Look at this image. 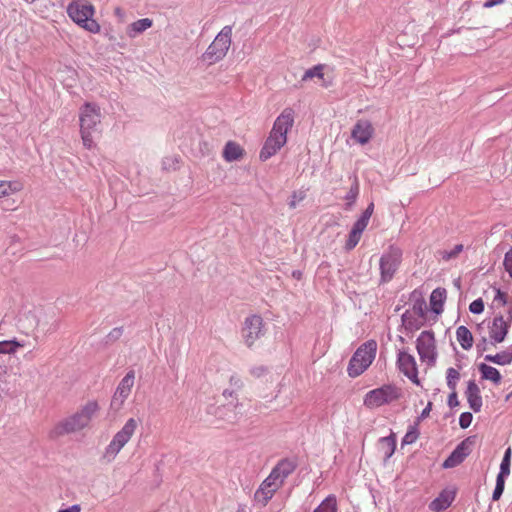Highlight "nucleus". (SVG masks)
Wrapping results in <instances>:
<instances>
[{
	"label": "nucleus",
	"instance_id": "nucleus-1",
	"mask_svg": "<svg viewBox=\"0 0 512 512\" xmlns=\"http://www.w3.org/2000/svg\"><path fill=\"white\" fill-rule=\"evenodd\" d=\"M294 124V111L291 108H285L276 118L272 130L266 139L259 158L266 161L275 155L287 142V133Z\"/></svg>",
	"mask_w": 512,
	"mask_h": 512
},
{
	"label": "nucleus",
	"instance_id": "nucleus-2",
	"mask_svg": "<svg viewBox=\"0 0 512 512\" xmlns=\"http://www.w3.org/2000/svg\"><path fill=\"white\" fill-rule=\"evenodd\" d=\"M101 120V109L96 103L85 102L80 107V135L85 148L92 149L95 146L94 134L100 133Z\"/></svg>",
	"mask_w": 512,
	"mask_h": 512
},
{
	"label": "nucleus",
	"instance_id": "nucleus-3",
	"mask_svg": "<svg viewBox=\"0 0 512 512\" xmlns=\"http://www.w3.org/2000/svg\"><path fill=\"white\" fill-rule=\"evenodd\" d=\"M99 410L96 401H88L79 411L72 416L64 419L55 427L57 436L74 433L87 427Z\"/></svg>",
	"mask_w": 512,
	"mask_h": 512
},
{
	"label": "nucleus",
	"instance_id": "nucleus-4",
	"mask_svg": "<svg viewBox=\"0 0 512 512\" xmlns=\"http://www.w3.org/2000/svg\"><path fill=\"white\" fill-rule=\"evenodd\" d=\"M377 351V342L369 340L363 343L353 354L347 368L350 377L361 375L373 362Z\"/></svg>",
	"mask_w": 512,
	"mask_h": 512
},
{
	"label": "nucleus",
	"instance_id": "nucleus-5",
	"mask_svg": "<svg viewBox=\"0 0 512 512\" xmlns=\"http://www.w3.org/2000/svg\"><path fill=\"white\" fill-rule=\"evenodd\" d=\"M232 26H224L222 30L216 35L214 41L208 46L206 51L202 54V60L212 65L222 60L232 42Z\"/></svg>",
	"mask_w": 512,
	"mask_h": 512
},
{
	"label": "nucleus",
	"instance_id": "nucleus-6",
	"mask_svg": "<svg viewBox=\"0 0 512 512\" xmlns=\"http://www.w3.org/2000/svg\"><path fill=\"white\" fill-rule=\"evenodd\" d=\"M138 427V421L129 418L124 426L112 438L103 453V459L107 462L113 461L121 449L130 441Z\"/></svg>",
	"mask_w": 512,
	"mask_h": 512
},
{
	"label": "nucleus",
	"instance_id": "nucleus-7",
	"mask_svg": "<svg viewBox=\"0 0 512 512\" xmlns=\"http://www.w3.org/2000/svg\"><path fill=\"white\" fill-rule=\"evenodd\" d=\"M67 13L75 23L87 31L96 33L100 30L99 24L92 19L94 7L91 4L74 1L69 4Z\"/></svg>",
	"mask_w": 512,
	"mask_h": 512
},
{
	"label": "nucleus",
	"instance_id": "nucleus-8",
	"mask_svg": "<svg viewBox=\"0 0 512 512\" xmlns=\"http://www.w3.org/2000/svg\"><path fill=\"white\" fill-rule=\"evenodd\" d=\"M402 250L394 245L389 246L388 250L380 258V282H390L397 272L402 262Z\"/></svg>",
	"mask_w": 512,
	"mask_h": 512
},
{
	"label": "nucleus",
	"instance_id": "nucleus-9",
	"mask_svg": "<svg viewBox=\"0 0 512 512\" xmlns=\"http://www.w3.org/2000/svg\"><path fill=\"white\" fill-rule=\"evenodd\" d=\"M400 396V390L395 385H383L380 388L369 391L365 395L364 405L368 408L380 407L399 399Z\"/></svg>",
	"mask_w": 512,
	"mask_h": 512
},
{
	"label": "nucleus",
	"instance_id": "nucleus-10",
	"mask_svg": "<svg viewBox=\"0 0 512 512\" xmlns=\"http://www.w3.org/2000/svg\"><path fill=\"white\" fill-rule=\"evenodd\" d=\"M241 334L245 345L251 348L265 334L262 317L256 314L246 317Z\"/></svg>",
	"mask_w": 512,
	"mask_h": 512
},
{
	"label": "nucleus",
	"instance_id": "nucleus-11",
	"mask_svg": "<svg viewBox=\"0 0 512 512\" xmlns=\"http://www.w3.org/2000/svg\"><path fill=\"white\" fill-rule=\"evenodd\" d=\"M416 348L422 361L427 362L428 365L435 364L437 354L434 333L432 331L425 330L420 333L416 341Z\"/></svg>",
	"mask_w": 512,
	"mask_h": 512
},
{
	"label": "nucleus",
	"instance_id": "nucleus-12",
	"mask_svg": "<svg viewBox=\"0 0 512 512\" xmlns=\"http://www.w3.org/2000/svg\"><path fill=\"white\" fill-rule=\"evenodd\" d=\"M512 322V307L508 309V315L505 319L502 315H497L489 327L490 343L496 345L504 341Z\"/></svg>",
	"mask_w": 512,
	"mask_h": 512
},
{
	"label": "nucleus",
	"instance_id": "nucleus-13",
	"mask_svg": "<svg viewBox=\"0 0 512 512\" xmlns=\"http://www.w3.org/2000/svg\"><path fill=\"white\" fill-rule=\"evenodd\" d=\"M135 373L133 370L127 372L118 384L116 391L112 397L110 407L115 411H119L125 400L131 393V389L134 385Z\"/></svg>",
	"mask_w": 512,
	"mask_h": 512
},
{
	"label": "nucleus",
	"instance_id": "nucleus-14",
	"mask_svg": "<svg viewBox=\"0 0 512 512\" xmlns=\"http://www.w3.org/2000/svg\"><path fill=\"white\" fill-rule=\"evenodd\" d=\"M472 444L471 437L466 438L460 444L456 446V448L452 451V453L445 459L442 464V467L445 469L454 468L461 464L465 458L470 454V445Z\"/></svg>",
	"mask_w": 512,
	"mask_h": 512
},
{
	"label": "nucleus",
	"instance_id": "nucleus-15",
	"mask_svg": "<svg viewBox=\"0 0 512 512\" xmlns=\"http://www.w3.org/2000/svg\"><path fill=\"white\" fill-rule=\"evenodd\" d=\"M397 365L399 370L408 377L413 383L419 384L418 371L415 358L405 351L398 353Z\"/></svg>",
	"mask_w": 512,
	"mask_h": 512
},
{
	"label": "nucleus",
	"instance_id": "nucleus-16",
	"mask_svg": "<svg viewBox=\"0 0 512 512\" xmlns=\"http://www.w3.org/2000/svg\"><path fill=\"white\" fill-rule=\"evenodd\" d=\"M372 134L373 127L371 123L367 120H360L354 125L351 136L358 143L364 145L369 142Z\"/></svg>",
	"mask_w": 512,
	"mask_h": 512
},
{
	"label": "nucleus",
	"instance_id": "nucleus-17",
	"mask_svg": "<svg viewBox=\"0 0 512 512\" xmlns=\"http://www.w3.org/2000/svg\"><path fill=\"white\" fill-rule=\"evenodd\" d=\"M465 395L469 404V407L474 412H479L482 408L483 401L480 394V389L474 380H470L467 384Z\"/></svg>",
	"mask_w": 512,
	"mask_h": 512
},
{
	"label": "nucleus",
	"instance_id": "nucleus-18",
	"mask_svg": "<svg viewBox=\"0 0 512 512\" xmlns=\"http://www.w3.org/2000/svg\"><path fill=\"white\" fill-rule=\"evenodd\" d=\"M455 498L453 491L443 490L434 500L429 504V509L434 512H441L446 510L452 504Z\"/></svg>",
	"mask_w": 512,
	"mask_h": 512
},
{
	"label": "nucleus",
	"instance_id": "nucleus-19",
	"mask_svg": "<svg viewBox=\"0 0 512 512\" xmlns=\"http://www.w3.org/2000/svg\"><path fill=\"white\" fill-rule=\"evenodd\" d=\"M296 467L297 464L295 461L285 458L277 463V465L272 469V472L283 484L285 479L294 472Z\"/></svg>",
	"mask_w": 512,
	"mask_h": 512
},
{
	"label": "nucleus",
	"instance_id": "nucleus-20",
	"mask_svg": "<svg viewBox=\"0 0 512 512\" xmlns=\"http://www.w3.org/2000/svg\"><path fill=\"white\" fill-rule=\"evenodd\" d=\"M244 154L243 148L234 141H228L223 149V158L227 162L237 161L242 158Z\"/></svg>",
	"mask_w": 512,
	"mask_h": 512
},
{
	"label": "nucleus",
	"instance_id": "nucleus-21",
	"mask_svg": "<svg viewBox=\"0 0 512 512\" xmlns=\"http://www.w3.org/2000/svg\"><path fill=\"white\" fill-rule=\"evenodd\" d=\"M153 21L150 18H142L137 21H134L127 27V35L130 38H135L139 34L143 33L150 27H152Z\"/></svg>",
	"mask_w": 512,
	"mask_h": 512
},
{
	"label": "nucleus",
	"instance_id": "nucleus-22",
	"mask_svg": "<svg viewBox=\"0 0 512 512\" xmlns=\"http://www.w3.org/2000/svg\"><path fill=\"white\" fill-rule=\"evenodd\" d=\"M446 298V290L444 288H436L430 295V305L434 313L439 314L443 311V304Z\"/></svg>",
	"mask_w": 512,
	"mask_h": 512
},
{
	"label": "nucleus",
	"instance_id": "nucleus-23",
	"mask_svg": "<svg viewBox=\"0 0 512 512\" xmlns=\"http://www.w3.org/2000/svg\"><path fill=\"white\" fill-rule=\"evenodd\" d=\"M456 338L464 350H469L473 346V335L466 326H459L456 330Z\"/></svg>",
	"mask_w": 512,
	"mask_h": 512
},
{
	"label": "nucleus",
	"instance_id": "nucleus-24",
	"mask_svg": "<svg viewBox=\"0 0 512 512\" xmlns=\"http://www.w3.org/2000/svg\"><path fill=\"white\" fill-rule=\"evenodd\" d=\"M478 369L483 379L490 380L496 385L500 384L502 377L500 372L496 368L485 363H481L478 366Z\"/></svg>",
	"mask_w": 512,
	"mask_h": 512
},
{
	"label": "nucleus",
	"instance_id": "nucleus-25",
	"mask_svg": "<svg viewBox=\"0 0 512 512\" xmlns=\"http://www.w3.org/2000/svg\"><path fill=\"white\" fill-rule=\"evenodd\" d=\"M485 360L497 365H508L512 362V349L502 351L495 355H485Z\"/></svg>",
	"mask_w": 512,
	"mask_h": 512
},
{
	"label": "nucleus",
	"instance_id": "nucleus-26",
	"mask_svg": "<svg viewBox=\"0 0 512 512\" xmlns=\"http://www.w3.org/2000/svg\"><path fill=\"white\" fill-rule=\"evenodd\" d=\"M275 493L273 490L264 488L262 485L255 491L254 500L261 506H266Z\"/></svg>",
	"mask_w": 512,
	"mask_h": 512
},
{
	"label": "nucleus",
	"instance_id": "nucleus-27",
	"mask_svg": "<svg viewBox=\"0 0 512 512\" xmlns=\"http://www.w3.org/2000/svg\"><path fill=\"white\" fill-rule=\"evenodd\" d=\"M380 444L385 453V458H390L396 449V439L393 435L380 438Z\"/></svg>",
	"mask_w": 512,
	"mask_h": 512
},
{
	"label": "nucleus",
	"instance_id": "nucleus-28",
	"mask_svg": "<svg viewBox=\"0 0 512 512\" xmlns=\"http://www.w3.org/2000/svg\"><path fill=\"white\" fill-rule=\"evenodd\" d=\"M314 512H337V501L334 495L327 496Z\"/></svg>",
	"mask_w": 512,
	"mask_h": 512
},
{
	"label": "nucleus",
	"instance_id": "nucleus-29",
	"mask_svg": "<svg viewBox=\"0 0 512 512\" xmlns=\"http://www.w3.org/2000/svg\"><path fill=\"white\" fill-rule=\"evenodd\" d=\"M323 69H324V65H322V64H318V65L308 69L303 74L302 81H307V80L313 79L314 77L322 78L323 77Z\"/></svg>",
	"mask_w": 512,
	"mask_h": 512
},
{
	"label": "nucleus",
	"instance_id": "nucleus-30",
	"mask_svg": "<svg viewBox=\"0 0 512 512\" xmlns=\"http://www.w3.org/2000/svg\"><path fill=\"white\" fill-rule=\"evenodd\" d=\"M261 485L264 488H268L270 490H273L275 493L279 487H281L282 482L276 478L274 473L271 471L269 476L261 483Z\"/></svg>",
	"mask_w": 512,
	"mask_h": 512
},
{
	"label": "nucleus",
	"instance_id": "nucleus-31",
	"mask_svg": "<svg viewBox=\"0 0 512 512\" xmlns=\"http://www.w3.org/2000/svg\"><path fill=\"white\" fill-rule=\"evenodd\" d=\"M459 378L460 374L456 369L452 367L447 369L446 380L447 386L450 390H456L457 381L459 380Z\"/></svg>",
	"mask_w": 512,
	"mask_h": 512
},
{
	"label": "nucleus",
	"instance_id": "nucleus-32",
	"mask_svg": "<svg viewBox=\"0 0 512 512\" xmlns=\"http://www.w3.org/2000/svg\"><path fill=\"white\" fill-rule=\"evenodd\" d=\"M22 346L19 342L10 340V341H1L0 342V353L1 354H11L14 353L18 347Z\"/></svg>",
	"mask_w": 512,
	"mask_h": 512
},
{
	"label": "nucleus",
	"instance_id": "nucleus-33",
	"mask_svg": "<svg viewBox=\"0 0 512 512\" xmlns=\"http://www.w3.org/2000/svg\"><path fill=\"white\" fill-rule=\"evenodd\" d=\"M124 329L123 327H115L113 328L105 337V344L109 345L116 341H118L123 335Z\"/></svg>",
	"mask_w": 512,
	"mask_h": 512
},
{
	"label": "nucleus",
	"instance_id": "nucleus-34",
	"mask_svg": "<svg viewBox=\"0 0 512 512\" xmlns=\"http://www.w3.org/2000/svg\"><path fill=\"white\" fill-rule=\"evenodd\" d=\"M361 235V233L351 229L345 244L346 250H352L359 243Z\"/></svg>",
	"mask_w": 512,
	"mask_h": 512
},
{
	"label": "nucleus",
	"instance_id": "nucleus-35",
	"mask_svg": "<svg viewBox=\"0 0 512 512\" xmlns=\"http://www.w3.org/2000/svg\"><path fill=\"white\" fill-rule=\"evenodd\" d=\"M505 488V478L498 477L496 478V485L492 494V500L497 501L501 498Z\"/></svg>",
	"mask_w": 512,
	"mask_h": 512
},
{
	"label": "nucleus",
	"instance_id": "nucleus-36",
	"mask_svg": "<svg viewBox=\"0 0 512 512\" xmlns=\"http://www.w3.org/2000/svg\"><path fill=\"white\" fill-rule=\"evenodd\" d=\"M306 197L305 191L299 190L294 191L291 195V199L288 203L290 209H295L297 207V204L301 201H303Z\"/></svg>",
	"mask_w": 512,
	"mask_h": 512
},
{
	"label": "nucleus",
	"instance_id": "nucleus-37",
	"mask_svg": "<svg viewBox=\"0 0 512 512\" xmlns=\"http://www.w3.org/2000/svg\"><path fill=\"white\" fill-rule=\"evenodd\" d=\"M269 372V369L267 366L264 365H257L253 366L249 369V373L254 378H262L266 376Z\"/></svg>",
	"mask_w": 512,
	"mask_h": 512
},
{
	"label": "nucleus",
	"instance_id": "nucleus-38",
	"mask_svg": "<svg viewBox=\"0 0 512 512\" xmlns=\"http://www.w3.org/2000/svg\"><path fill=\"white\" fill-rule=\"evenodd\" d=\"M503 266L512 279V247L505 253Z\"/></svg>",
	"mask_w": 512,
	"mask_h": 512
},
{
	"label": "nucleus",
	"instance_id": "nucleus-39",
	"mask_svg": "<svg viewBox=\"0 0 512 512\" xmlns=\"http://www.w3.org/2000/svg\"><path fill=\"white\" fill-rule=\"evenodd\" d=\"M469 310L473 314H480L484 311V302L481 298H478L470 303Z\"/></svg>",
	"mask_w": 512,
	"mask_h": 512
},
{
	"label": "nucleus",
	"instance_id": "nucleus-40",
	"mask_svg": "<svg viewBox=\"0 0 512 512\" xmlns=\"http://www.w3.org/2000/svg\"><path fill=\"white\" fill-rule=\"evenodd\" d=\"M418 436H419V433H418L417 429L412 428L403 437L402 444H412L417 440Z\"/></svg>",
	"mask_w": 512,
	"mask_h": 512
},
{
	"label": "nucleus",
	"instance_id": "nucleus-41",
	"mask_svg": "<svg viewBox=\"0 0 512 512\" xmlns=\"http://www.w3.org/2000/svg\"><path fill=\"white\" fill-rule=\"evenodd\" d=\"M473 416L470 412H463L459 417V425L461 428L466 429L471 425Z\"/></svg>",
	"mask_w": 512,
	"mask_h": 512
},
{
	"label": "nucleus",
	"instance_id": "nucleus-42",
	"mask_svg": "<svg viewBox=\"0 0 512 512\" xmlns=\"http://www.w3.org/2000/svg\"><path fill=\"white\" fill-rule=\"evenodd\" d=\"M510 461H506V459H502L500 464V471L498 473V477L506 478L510 474Z\"/></svg>",
	"mask_w": 512,
	"mask_h": 512
},
{
	"label": "nucleus",
	"instance_id": "nucleus-43",
	"mask_svg": "<svg viewBox=\"0 0 512 512\" xmlns=\"http://www.w3.org/2000/svg\"><path fill=\"white\" fill-rule=\"evenodd\" d=\"M463 250V245L462 244H457L454 246L453 249H451L450 251L448 252H445L443 258L444 259H452V258H456L458 256L459 253H461Z\"/></svg>",
	"mask_w": 512,
	"mask_h": 512
},
{
	"label": "nucleus",
	"instance_id": "nucleus-44",
	"mask_svg": "<svg viewBox=\"0 0 512 512\" xmlns=\"http://www.w3.org/2000/svg\"><path fill=\"white\" fill-rule=\"evenodd\" d=\"M359 194V185L357 181L351 186L349 192L346 194L345 199L354 202Z\"/></svg>",
	"mask_w": 512,
	"mask_h": 512
},
{
	"label": "nucleus",
	"instance_id": "nucleus-45",
	"mask_svg": "<svg viewBox=\"0 0 512 512\" xmlns=\"http://www.w3.org/2000/svg\"><path fill=\"white\" fill-rule=\"evenodd\" d=\"M368 220L360 217L353 225L352 229L359 232V233H363V231L366 229L367 225H368Z\"/></svg>",
	"mask_w": 512,
	"mask_h": 512
},
{
	"label": "nucleus",
	"instance_id": "nucleus-46",
	"mask_svg": "<svg viewBox=\"0 0 512 512\" xmlns=\"http://www.w3.org/2000/svg\"><path fill=\"white\" fill-rule=\"evenodd\" d=\"M11 184L6 181H0V198L10 194Z\"/></svg>",
	"mask_w": 512,
	"mask_h": 512
},
{
	"label": "nucleus",
	"instance_id": "nucleus-47",
	"mask_svg": "<svg viewBox=\"0 0 512 512\" xmlns=\"http://www.w3.org/2000/svg\"><path fill=\"white\" fill-rule=\"evenodd\" d=\"M448 406L450 408H454L459 405L458 397L456 390H451V393L448 396Z\"/></svg>",
	"mask_w": 512,
	"mask_h": 512
},
{
	"label": "nucleus",
	"instance_id": "nucleus-48",
	"mask_svg": "<svg viewBox=\"0 0 512 512\" xmlns=\"http://www.w3.org/2000/svg\"><path fill=\"white\" fill-rule=\"evenodd\" d=\"M229 382H230V385H231L232 387H234L236 390L241 389V388H242V386H243V382H242V380H241L238 376H236V375H232V376L230 377Z\"/></svg>",
	"mask_w": 512,
	"mask_h": 512
},
{
	"label": "nucleus",
	"instance_id": "nucleus-49",
	"mask_svg": "<svg viewBox=\"0 0 512 512\" xmlns=\"http://www.w3.org/2000/svg\"><path fill=\"white\" fill-rule=\"evenodd\" d=\"M495 302H501L502 305L507 303V294L502 292L500 289H496V295L494 297Z\"/></svg>",
	"mask_w": 512,
	"mask_h": 512
},
{
	"label": "nucleus",
	"instance_id": "nucleus-50",
	"mask_svg": "<svg viewBox=\"0 0 512 512\" xmlns=\"http://www.w3.org/2000/svg\"><path fill=\"white\" fill-rule=\"evenodd\" d=\"M488 340L486 337H482L481 340L476 344V348L479 353H482L487 350L488 348Z\"/></svg>",
	"mask_w": 512,
	"mask_h": 512
},
{
	"label": "nucleus",
	"instance_id": "nucleus-51",
	"mask_svg": "<svg viewBox=\"0 0 512 512\" xmlns=\"http://www.w3.org/2000/svg\"><path fill=\"white\" fill-rule=\"evenodd\" d=\"M373 210H374V204L370 203L367 206V208L364 210V212L362 213L361 217L369 221L370 217L373 214Z\"/></svg>",
	"mask_w": 512,
	"mask_h": 512
},
{
	"label": "nucleus",
	"instance_id": "nucleus-52",
	"mask_svg": "<svg viewBox=\"0 0 512 512\" xmlns=\"http://www.w3.org/2000/svg\"><path fill=\"white\" fill-rule=\"evenodd\" d=\"M506 0H487L484 2L483 7L484 8H492L497 5H501L505 3Z\"/></svg>",
	"mask_w": 512,
	"mask_h": 512
},
{
	"label": "nucleus",
	"instance_id": "nucleus-53",
	"mask_svg": "<svg viewBox=\"0 0 512 512\" xmlns=\"http://www.w3.org/2000/svg\"><path fill=\"white\" fill-rule=\"evenodd\" d=\"M432 402H428L427 406L422 410L420 416H419V420H422V419H425L429 416L430 414V411L432 410Z\"/></svg>",
	"mask_w": 512,
	"mask_h": 512
},
{
	"label": "nucleus",
	"instance_id": "nucleus-54",
	"mask_svg": "<svg viewBox=\"0 0 512 512\" xmlns=\"http://www.w3.org/2000/svg\"><path fill=\"white\" fill-rule=\"evenodd\" d=\"M58 512H81V506L79 504H74L66 509H61Z\"/></svg>",
	"mask_w": 512,
	"mask_h": 512
},
{
	"label": "nucleus",
	"instance_id": "nucleus-55",
	"mask_svg": "<svg viewBox=\"0 0 512 512\" xmlns=\"http://www.w3.org/2000/svg\"><path fill=\"white\" fill-rule=\"evenodd\" d=\"M423 303H419V304H415L413 309L414 311H416L421 317L424 316V311H423Z\"/></svg>",
	"mask_w": 512,
	"mask_h": 512
},
{
	"label": "nucleus",
	"instance_id": "nucleus-56",
	"mask_svg": "<svg viewBox=\"0 0 512 512\" xmlns=\"http://www.w3.org/2000/svg\"><path fill=\"white\" fill-rule=\"evenodd\" d=\"M502 459H506V461L511 462V448L510 447L506 449Z\"/></svg>",
	"mask_w": 512,
	"mask_h": 512
},
{
	"label": "nucleus",
	"instance_id": "nucleus-57",
	"mask_svg": "<svg viewBox=\"0 0 512 512\" xmlns=\"http://www.w3.org/2000/svg\"><path fill=\"white\" fill-rule=\"evenodd\" d=\"M233 393H234V391H230V390L226 389V390H224V392H223V396H224L225 398L232 397V396H233Z\"/></svg>",
	"mask_w": 512,
	"mask_h": 512
},
{
	"label": "nucleus",
	"instance_id": "nucleus-58",
	"mask_svg": "<svg viewBox=\"0 0 512 512\" xmlns=\"http://www.w3.org/2000/svg\"><path fill=\"white\" fill-rule=\"evenodd\" d=\"M293 275H294L295 277H298V275H300V272H297V274H296V272H293Z\"/></svg>",
	"mask_w": 512,
	"mask_h": 512
},
{
	"label": "nucleus",
	"instance_id": "nucleus-59",
	"mask_svg": "<svg viewBox=\"0 0 512 512\" xmlns=\"http://www.w3.org/2000/svg\"><path fill=\"white\" fill-rule=\"evenodd\" d=\"M293 275H294L295 277H298V275H300V272H297V274H296V272H293Z\"/></svg>",
	"mask_w": 512,
	"mask_h": 512
},
{
	"label": "nucleus",
	"instance_id": "nucleus-60",
	"mask_svg": "<svg viewBox=\"0 0 512 512\" xmlns=\"http://www.w3.org/2000/svg\"><path fill=\"white\" fill-rule=\"evenodd\" d=\"M293 275H294L295 277H298V275H300V272H297V274H296V272H293Z\"/></svg>",
	"mask_w": 512,
	"mask_h": 512
}]
</instances>
